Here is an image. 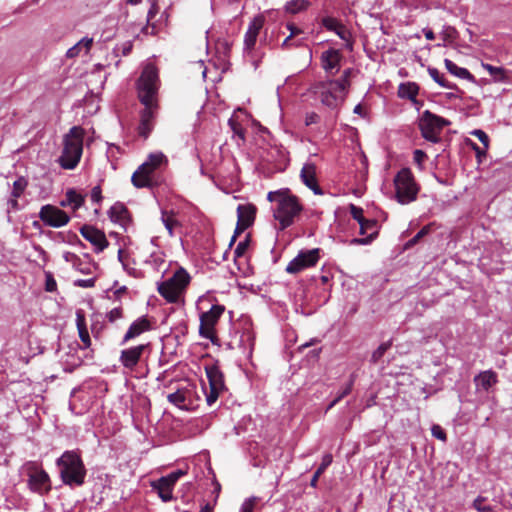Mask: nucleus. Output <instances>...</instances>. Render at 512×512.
<instances>
[{"label":"nucleus","mask_w":512,"mask_h":512,"mask_svg":"<svg viewBox=\"0 0 512 512\" xmlns=\"http://www.w3.org/2000/svg\"><path fill=\"white\" fill-rule=\"evenodd\" d=\"M159 88V76L157 68L148 64L143 69L138 81H137V92L138 98L144 106L147 105H158L157 104V92Z\"/></svg>","instance_id":"4"},{"label":"nucleus","mask_w":512,"mask_h":512,"mask_svg":"<svg viewBox=\"0 0 512 512\" xmlns=\"http://www.w3.org/2000/svg\"><path fill=\"white\" fill-rule=\"evenodd\" d=\"M310 5L307 0H290L285 5V11L290 14H297L305 11Z\"/></svg>","instance_id":"34"},{"label":"nucleus","mask_w":512,"mask_h":512,"mask_svg":"<svg viewBox=\"0 0 512 512\" xmlns=\"http://www.w3.org/2000/svg\"><path fill=\"white\" fill-rule=\"evenodd\" d=\"M96 279H79L75 281V285L82 288H92L95 286Z\"/></svg>","instance_id":"58"},{"label":"nucleus","mask_w":512,"mask_h":512,"mask_svg":"<svg viewBox=\"0 0 512 512\" xmlns=\"http://www.w3.org/2000/svg\"><path fill=\"white\" fill-rule=\"evenodd\" d=\"M190 275L180 267L173 276L158 286L159 294L169 303H176L190 283Z\"/></svg>","instance_id":"7"},{"label":"nucleus","mask_w":512,"mask_h":512,"mask_svg":"<svg viewBox=\"0 0 512 512\" xmlns=\"http://www.w3.org/2000/svg\"><path fill=\"white\" fill-rule=\"evenodd\" d=\"M426 158H427L426 153L424 151L420 150V149L415 150L414 153H413L414 163L416 165H418V167L420 169H423V163L426 160Z\"/></svg>","instance_id":"53"},{"label":"nucleus","mask_w":512,"mask_h":512,"mask_svg":"<svg viewBox=\"0 0 512 512\" xmlns=\"http://www.w3.org/2000/svg\"><path fill=\"white\" fill-rule=\"evenodd\" d=\"M109 216L112 221L124 224L129 220V211L124 204L117 202L110 208Z\"/></svg>","instance_id":"28"},{"label":"nucleus","mask_w":512,"mask_h":512,"mask_svg":"<svg viewBox=\"0 0 512 512\" xmlns=\"http://www.w3.org/2000/svg\"><path fill=\"white\" fill-rule=\"evenodd\" d=\"M433 225H434V223H429V224L425 225L424 227H422L421 230L412 239H410L407 242V246L411 247V246L415 245L416 243L419 242V240L421 238H423L424 236L428 235L430 233L431 227Z\"/></svg>","instance_id":"45"},{"label":"nucleus","mask_w":512,"mask_h":512,"mask_svg":"<svg viewBox=\"0 0 512 512\" xmlns=\"http://www.w3.org/2000/svg\"><path fill=\"white\" fill-rule=\"evenodd\" d=\"M65 196L66 199L62 200L60 205L62 207L71 206L74 211L81 208L85 202V197L74 189H69Z\"/></svg>","instance_id":"27"},{"label":"nucleus","mask_w":512,"mask_h":512,"mask_svg":"<svg viewBox=\"0 0 512 512\" xmlns=\"http://www.w3.org/2000/svg\"><path fill=\"white\" fill-rule=\"evenodd\" d=\"M76 325L78 329L79 338L83 343V347L89 348L91 345V339L86 326L85 315L82 310H79L76 313Z\"/></svg>","instance_id":"26"},{"label":"nucleus","mask_w":512,"mask_h":512,"mask_svg":"<svg viewBox=\"0 0 512 512\" xmlns=\"http://www.w3.org/2000/svg\"><path fill=\"white\" fill-rule=\"evenodd\" d=\"M224 311L225 306L216 304L213 305L209 311L203 312L200 315L199 334L201 337L209 339L212 343H215L218 340L215 326Z\"/></svg>","instance_id":"10"},{"label":"nucleus","mask_w":512,"mask_h":512,"mask_svg":"<svg viewBox=\"0 0 512 512\" xmlns=\"http://www.w3.org/2000/svg\"><path fill=\"white\" fill-rule=\"evenodd\" d=\"M45 290L47 292H55L57 290V283L51 272H45Z\"/></svg>","instance_id":"49"},{"label":"nucleus","mask_w":512,"mask_h":512,"mask_svg":"<svg viewBox=\"0 0 512 512\" xmlns=\"http://www.w3.org/2000/svg\"><path fill=\"white\" fill-rule=\"evenodd\" d=\"M26 469L30 490L40 495L48 494L51 491L48 473L35 462H29Z\"/></svg>","instance_id":"11"},{"label":"nucleus","mask_w":512,"mask_h":512,"mask_svg":"<svg viewBox=\"0 0 512 512\" xmlns=\"http://www.w3.org/2000/svg\"><path fill=\"white\" fill-rule=\"evenodd\" d=\"M80 233L87 241L95 246L97 253L102 252L109 245L105 233L91 225H83L80 228Z\"/></svg>","instance_id":"17"},{"label":"nucleus","mask_w":512,"mask_h":512,"mask_svg":"<svg viewBox=\"0 0 512 512\" xmlns=\"http://www.w3.org/2000/svg\"><path fill=\"white\" fill-rule=\"evenodd\" d=\"M350 215L354 220H356L360 225V234L366 235V225L377 226V221L374 219H366L363 216V209L354 204H350L349 206Z\"/></svg>","instance_id":"24"},{"label":"nucleus","mask_w":512,"mask_h":512,"mask_svg":"<svg viewBox=\"0 0 512 512\" xmlns=\"http://www.w3.org/2000/svg\"><path fill=\"white\" fill-rule=\"evenodd\" d=\"M132 48H133L132 41H126V42L122 43L121 45L117 46L116 50L121 51L123 56H127L132 51Z\"/></svg>","instance_id":"56"},{"label":"nucleus","mask_w":512,"mask_h":512,"mask_svg":"<svg viewBox=\"0 0 512 512\" xmlns=\"http://www.w3.org/2000/svg\"><path fill=\"white\" fill-rule=\"evenodd\" d=\"M267 199L271 202H277L274 217L279 221L280 230L291 226L294 219L299 216L303 209L299 199L295 195L290 194L288 189L269 192Z\"/></svg>","instance_id":"2"},{"label":"nucleus","mask_w":512,"mask_h":512,"mask_svg":"<svg viewBox=\"0 0 512 512\" xmlns=\"http://www.w3.org/2000/svg\"><path fill=\"white\" fill-rule=\"evenodd\" d=\"M215 48H216V53L219 55V57L222 60H226L230 57L232 43L229 42L227 39H219L216 42Z\"/></svg>","instance_id":"36"},{"label":"nucleus","mask_w":512,"mask_h":512,"mask_svg":"<svg viewBox=\"0 0 512 512\" xmlns=\"http://www.w3.org/2000/svg\"><path fill=\"white\" fill-rule=\"evenodd\" d=\"M28 186V181L25 177H19L13 183V188L11 192V196L15 198H20L24 193L25 189Z\"/></svg>","instance_id":"38"},{"label":"nucleus","mask_w":512,"mask_h":512,"mask_svg":"<svg viewBox=\"0 0 512 512\" xmlns=\"http://www.w3.org/2000/svg\"><path fill=\"white\" fill-rule=\"evenodd\" d=\"M334 33H336L340 39L347 42L350 47L352 46V43H351L352 35L344 24L340 23V25L337 27V29L334 31Z\"/></svg>","instance_id":"46"},{"label":"nucleus","mask_w":512,"mask_h":512,"mask_svg":"<svg viewBox=\"0 0 512 512\" xmlns=\"http://www.w3.org/2000/svg\"><path fill=\"white\" fill-rule=\"evenodd\" d=\"M82 47L80 44L76 43L74 46L69 48L66 52L67 58H75L80 54Z\"/></svg>","instance_id":"60"},{"label":"nucleus","mask_w":512,"mask_h":512,"mask_svg":"<svg viewBox=\"0 0 512 512\" xmlns=\"http://www.w3.org/2000/svg\"><path fill=\"white\" fill-rule=\"evenodd\" d=\"M486 498L478 496L472 503V507L478 512H495L492 506L486 505Z\"/></svg>","instance_id":"42"},{"label":"nucleus","mask_w":512,"mask_h":512,"mask_svg":"<svg viewBox=\"0 0 512 512\" xmlns=\"http://www.w3.org/2000/svg\"><path fill=\"white\" fill-rule=\"evenodd\" d=\"M149 348V344H141L121 351L119 361L122 366L133 371L141 361L144 352Z\"/></svg>","instance_id":"16"},{"label":"nucleus","mask_w":512,"mask_h":512,"mask_svg":"<svg viewBox=\"0 0 512 512\" xmlns=\"http://www.w3.org/2000/svg\"><path fill=\"white\" fill-rule=\"evenodd\" d=\"M429 75L432 77V79L438 83L440 86L444 88H453V86L445 79L443 74H441L438 69L436 68H429L428 69Z\"/></svg>","instance_id":"41"},{"label":"nucleus","mask_w":512,"mask_h":512,"mask_svg":"<svg viewBox=\"0 0 512 512\" xmlns=\"http://www.w3.org/2000/svg\"><path fill=\"white\" fill-rule=\"evenodd\" d=\"M332 463V455L326 454L324 455L321 464L315 471L314 475L312 476V479L310 481V486L316 487L318 483L319 477L323 474V472L327 469V467Z\"/></svg>","instance_id":"35"},{"label":"nucleus","mask_w":512,"mask_h":512,"mask_svg":"<svg viewBox=\"0 0 512 512\" xmlns=\"http://www.w3.org/2000/svg\"><path fill=\"white\" fill-rule=\"evenodd\" d=\"M257 504V498L251 497L246 499L241 505L240 512H253Z\"/></svg>","instance_id":"52"},{"label":"nucleus","mask_w":512,"mask_h":512,"mask_svg":"<svg viewBox=\"0 0 512 512\" xmlns=\"http://www.w3.org/2000/svg\"><path fill=\"white\" fill-rule=\"evenodd\" d=\"M263 25H264L263 16H257L251 21V23L249 24L248 30L245 33V37H244V49L245 50L251 51L254 49L258 35H259L260 30L262 29Z\"/></svg>","instance_id":"21"},{"label":"nucleus","mask_w":512,"mask_h":512,"mask_svg":"<svg viewBox=\"0 0 512 512\" xmlns=\"http://www.w3.org/2000/svg\"><path fill=\"white\" fill-rule=\"evenodd\" d=\"M85 130L81 126H73L63 137V150L59 164L63 169H74L80 162L83 153Z\"/></svg>","instance_id":"3"},{"label":"nucleus","mask_w":512,"mask_h":512,"mask_svg":"<svg viewBox=\"0 0 512 512\" xmlns=\"http://www.w3.org/2000/svg\"><path fill=\"white\" fill-rule=\"evenodd\" d=\"M350 76H351V69L348 68V69H345L343 71L342 76L336 80L337 82H340V84H343L344 89L346 91L348 90V88L350 86V81H349Z\"/></svg>","instance_id":"54"},{"label":"nucleus","mask_w":512,"mask_h":512,"mask_svg":"<svg viewBox=\"0 0 512 512\" xmlns=\"http://www.w3.org/2000/svg\"><path fill=\"white\" fill-rule=\"evenodd\" d=\"M189 395V390L178 389L176 392L169 394L167 399L171 404L177 406L180 409H188L186 401Z\"/></svg>","instance_id":"29"},{"label":"nucleus","mask_w":512,"mask_h":512,"mask_svg":"<svg viewBox=\"0 0 512 512\" xmlns=\"http://www.w3.org/2000/svg\"><path fill=\"white\" fill-rule=\"evenodd\" d=\"M340 21L334 17L326 16L322 18L321 24L323 27H325L328 31L334 32L337 27L340 25Z\"/></svg>","instance_id":"48"},{"label":"nucleus","mask_w":512,"mask_h":512,"mask_svg":"<svg viewBox=\"0 0 512 512\" xmlns=\"http://www.w3.org/2000/svg\"><path fill=\"white\" fill-rule=\"evenodd\" d=\"M483 68L489 72L493 79L497 82H507V71L502 67H495L491 64H482Z\"/></svg>","instance_id":"33"},{"label":"nucleus","mask_w":512,"mask_h":512,"mask_svg":"<svg viewBox=\"0 0 512 512\" xmlns=\"http://www.w3.org/2000/svg\"><path fill=\"white\" fill-rule=\"evenodd\" d=\"M152 328V321L147 316H142L129 326L123 337L122 343H127L128 341L140 336L144 332L152 330Z\"/></svg>","instance_id":"20"},{"label":"nucleus","mask_w":512,"mask_h":512,"mask_svg":"<svg viewBox=\"0 0 512 512\" xmlns=\"http://www.w3.org/2000/svg\"><path fill=\"white\" fill-rule=\"evenodd\" d=\"M450 121L440 117L429 110H425L419 119L421 135L427 141L438 143L444 127L449 126Z\"/></svg>","instance_id":"8"},{"label":"nucleus","mask_w":512,"mask_h":512,"mask_svg":"<svg viewBox=\"0 0 512 512\" xmlns=\"http://www.w3.org/2000/svg\"><path fill=\"white\" fill-rule=\"evenodd\" d=\"M287 29L290 31L291 37H295L297 35H300L303 33L302 29L298 28L294 23H287L286 24Z\"/></svg>","instance_id":"61"},{"label":"nucleus","mask_w":512,"mask_h":512,"mask_svg":"<svg viewBox=\"0 0 512 512\" xmlns=\"http://www.w3.org/2000/svg\"><path fill=\"white\" fill-rule=\"evenodd\" d=\"M205 372L210 388L209 393L206 394V402L211 406L217 401L220 394L226 390L224 374L217 364L205 366Z\"/></svg>","instance_id":"12"},{"label":"nucleus","mask_w":512,"mask_h":512,"mask_svg":"<svg viewBox=\"0 0 512 512\" xmlns=\"http://www.w3.org/2000/svg\"><path fill=\"white\" fill-rule=\"evenodd\" d=\"M471 135L475 136L482 144L486 147V149L489 148V137L488 135L481 129H475L471 132Z\"/></svg>","instance_id":"51"},{"label":"nucleus","mask_w":512,"mask_h":512,"mask_svg":"<svg viewBox=\"0 0 512 512\" xmlns=\"http://www.w3.org/2000/svg\"><path fill=\"white\" fill-rule=\"evenodd\" d=\"M300 178L304 185L311 189L316 195H322L323 191L318 184L316 166L314 163H305L300 172Z\"/></svg>","instance_id":"19"},{"label":"nucleus","mask_w":512,"mask_h":512,"mask_svg":"<svg viewBox=\"0 0 512 512\" xmlns=\"http://www.w3.org/2000/svg\"><path fill=\"white\" fill-rule=\"evenodd\" d=\"M446 69L453 75L462 79H473V75L466 69L458 67L453 61L445 59L444 61Z\"/></svg>","instance_id":"31"},{"label":"nucleus","mask_w":512,"mask_h":512,"mask_svg":"<svg viewBox=\"0 0 512 512\" xmlns=\"http://www.w3.org/2000/svg\"><path fill=\"white\" fill-rule=\"evenodd\" d=\"M342 59V54L339 50L330 48L327 51H324L321 55V65L322 68L331 75H334L333 70L336 72L340 68V62Z\"/></svg>","instance_id":"22"},{"label":"nucleus","mask_w":512,"mask_h":512,"mask_svg":"<svg viewBox=\"0 0 512 512\" xmlns=\"http://www.w3.org/2000/svg\"><path fill=\"white\" fill-rule=\"evenodd\" d=\"M229 126H230L231 130L233 131L234 135L238 136L242 142H245L246 129L239 122H237L234 119L229 120Z\"/></svg>","instance_id":"43"},{"label":"nucleus","mask_w":512,"mask_h":512,"mask_svg":"<svg viewBox=\"0 0 512 512\" xmlns=\"http://www.w3.org/2000/svg\"><path fill=\"white\" fill-rule=\"evenodd\" d=\"M123 317V308L121 306L113 308L106 314V318L110 323H114L116 320Z\"/></svg>","instance_id":"50"},{"label":"nucleus","mask_w":512,"mask_h":512,"mask_svg":"<svg viewBox=\"0 0 512 512\" xmlns=\"http://www.w3.org/2000/svg\"><path fill=\"white\" fill-rule=\"evenodd\" d=\"M167 163L166 156L161 153H151L147 160L141 164L132 174L131 182L136 188H150L153 186V173L160 168L161 165Z\"/></svg>","instance_id":"5"},{"label":"nucleus","mask_w":512,"mask_h":512,"mask_svg":"<svg viewBox=\"0 0 512 512\" xmlns=\"http://www.w3.org/2000/svg\"><path fill=\"white\" fill-rule=\"evenodd\" d=\"M396 199L400 204H408L417 199L419 186L410 168H402L394 178Z\"/></svg>","instance_id":"6"},{"label":"nucleus","mask_w":512,"mask_h":512,"mask_svg":"<svg viewBox=\"0 0 512 512\" xmlns=\"http://www.w3.org/2000/svg\"><path fill=\"white\" fill-rule=\"evenodd\" d=\"M355 377L354 375H351L350 380L348 384L343 388V390L338 394V396L329 404L327 409H331L334 407L338 402H340L344 397L349 395L353 389Z\"/></svg>","instance_id":"39"},{"label":"nucleus","mask_w":512,"mask_h":512,"mask_svg":"<svg viewBox=\"0 0 512 512\" xmlns=\"http://www.w3.org/2000/svg\"><path fill=\"white\" fill-rule=\"evenodd\" d=\"M78 44H80V46L82 48H85L86 50V53H88L92 47V44H93V39L92 38H88V37H84L82 38Z\"/></svg>","instance_id":"62"},{"label":"nucleus","mask_w":512,"mask_h":512,"mask_svg":"<svg viewBox=\"0 0 512 512\" xmlns=\"http://www.w3.org/2000/svg\"><path fill=\"white\" fill-rule=\"evenodd\" d=\"M91 200L95 203H100L102 201V189L99 185L92 188Z\"/></svg>","instance_id":"57"},{"label":"nucleus","mask_w":512,"mask_h":512,"mask_svg":"<svg viewBox=\"0 0 512 512\" xmlns=\"http://www.w3.org/2000/svg\"><path fill=\"white\" fill-rule=\"evenodd\" d=\"M158 11V5L156 3H153L147 13V22L152 21L154 17L157 15Z\"/></svg>","instance_id":"63"},{"label":"nucleus","mask_w":512,"mask_h":512,"mask_svg":"<svg viewBox=\"0 0 512 512\" xmlns=\"http://www.w3.org/2000/svg\"><path fill=\"white\" fill-rule=\"evenodd\" d=\"M249 244L250 235H246L245 239L243 241H240L234 250V260L244 256V254L248 250Z\"/></svg>","instance_id":"44"},{"label":"nucleus","mask_w":512,"mask_h":512,"mask_svg":"<svg viewBox=\"0 0 512 512\" xmlns=\"http://www.w3.org/2000/svg\"><path fill=\"white\" fill-rule=\"evenodd\" d=\"M498 382L497 374L492 370L480 372L474 378V383L477 387L488 391L493 385Z\"/></svg>","instance_id":"25"},{"label":"nucleus","mask_w":512,"mask_h":512,"mask_svg":"<svg viewBox=\"0 0 512 512\" xmlns=\"http://www.w3.org/2000/svg\"><path fill=\"white\" fill-rule=\"evenodd\" d=\"M320 259V249L300 251L286 266V272L289 274H298L301 271L316 266Z\"/></svg>","instance_id":"13"},{"label":"nucleus","mask_w":512,"mask_h":512,"mask_svg":"<svg viewBox=\"0 0 512 512\" xmlns=\"http://www.w3.org/2000/svg\"><path fill=\"white\" fill-rule=\"evenodd\" d=\"M61 481L70 487L82 486L87 470L79 450H67L57 460Z\"/></svg>","instance_id":"1"},{"label":"nucleus","mask_w":512,"mask_h":512,"mask_svg":"<svg viewBox=\"0 0 512 512\" xmlns=\"http://www.w3.org/2000/svg\"><path fill=\"white\" fill-rule=\"evenodd\" d=\"M162 222L165 228L168 231L170 237L174 235V228L180 226L179 221L175 218V213L173 211H163L162 212Z\"/></svg>","instance_id":"32"},{"label":"nucleus","mask_w":512,"mask_h":512,"mask_svg":"<svg viewBox=\"0 0 512 512\" xmlns=\"http://www.w3.org/2000/svg\"><path fill=\"white\" fill-rule=\"evenodd\" d=\"M376 229V226H372V225H366V233L370 230H375ZM377 235V232L376 231H373L371 234H369L366 238H355L352 240V243H355V244H360V245H366V244H369L373 239L374 237Z\"/></svg>","instance_id":"47"},{"label":"nucleus","mask_w":512,"mask_h":512,"mask_svg":"<svg viewBox=\"0 0 512 512\" xmlns=\"http://www.w3.org/2000/svg\"><path fill=\"white\" fill-rule=\"evenodd\" d=\"M256 207L253 204H240L237 207V221L250 227L255 220Z\"/></svg>","instance_id":"23"},{"label":"nucleus","mask_w":512,"mask_h":512,"mask_svg":"<svg viewBox=\"0 0 512 512\" xmlns=\"http://www.w3.org/2000/svg\"><path fill=\"white\" fill-rule=\"evenodd\" d=\"M398 94L402 98L414 99L418 94V87L413 83L401 84Z\"/></svg>","instance_id":"37"},{"label":"nucleus","mask_w":512,"mask_h":512,"mask_svg":"<svg viewBox=\"0 0 512 512\" xmlns=\"http://www.w3.org/2000/svg\"><path fill=\"white\" fill-rule=\"evenodd\" d=\"M158 105L144 106L140 113V122L138 125V135L147 139L154 128V118Z\"/></svg>","instance_id":"18"},{"label":"nucleus","mask_w":512,"mask_h":512,"mask_svg":"<svg viewBox=\"0 0 512 512\" xmlns=\"http://www.w3.org/2000/svg\"><path fill=\"white\" fill-rule=\"evenodd\" d=\"M142 33L146 35H157L158 28L155 23L147 22V25L142 28Z\"/></svg>","instance_id":"59"},{"label":"nucleus","mask_w":512,"mask_h":512,"mask_svg":"<svg viewBox=\"0 0 512 512\" xmlns=\"http://www.w3.org/2000/svg\"><path fill=\"white\" fill-rule=\"evenodd\" d=\"M66 260L71 262L73 267L82 274H90L92 272L91 263L82 260L76 254L68 253L66 255Z\"/></svg>","instance_id":"30"},{"label":"nucleus","mask_w":512,"mask_h":512,"mask_svg":"<svg viewBox=\"0 0 512 512\" xmlns=\"http://www.w3.org/2000/svg\"><path fill=\"white\" fill-rule=\"evenodd\" d=\"M247 228H249V227L240 223L239 221H237L236 228L234 230L233 235H236L239 237V235H241Z\"/></svg>","instance_id":"64"},{"label":"nucleus","mask_w":512,"mask_h":512,"mask_svg":"<svg viewBox=\"0 0 512 512\" xmlns=\"http://www.w3.org/2000/svg\"><path fill=\"white\" fill-rule=\"evenodd\" d=\"M185 474L182 470L171 472L167 476L161 477L157 481L152 483V487L157 491L159 497L164 502L171 501L173 499L172 491L179 480Z\"/></svg>","instance_id":"15"},{"label":"nucleus","mask_w":512,"mask_h":512,"mask_svg":"<svg viewBox=\"0 0 512 512\" xmlns=\"http://www.w3.org/2000/svg\"><path fill=\"white\" fill-rule=\"evenodd\" d=\"M315 93L320 95L321 102L331 108L337 107L344 101L347 91L343 84L336 80H326L314 85Z\"/></svg>","instance_id":"9"},{"label":"nucleus","mask_w":512,"mask_h":512,"mask_svg":"<svg viewBox=\"0 0 512 512\" xmlns=\"http://www.w3.org/2000/svg\"><path fill=\"white\" fill-rule=\"evenodd\" d=\"M392 346V340L384 342L372 353L371 362L376 364Z\"/></svg>","instance_id":"40"},{"label":"nucleus","mask_w":512,"mask_h":512,"mask_svg":"<svg viewBox=\"0 0 512 512\" xmlns=\"http://www.w3.org/2000/svg\"><path fill=\"white\" fill-rule=\"evenodd\" d=\"M39 218L45 225L53 228L63 227L70 221V216L64 210L51 204L41 207Z\"/></svg>","instance_id":"14"},{"label":"nucleus","mask_w":512,"mask_h":512,"mask_svg":"<svg viewBox=\"0 0 512 512\" xmlns=\"http://www.w3.org/2000/svg\"><path fill=\"white\" fill-rule=\"evenodd\" d=\"M432 435L442 441H446L447 435L445 431L439 425H433L431 428Z\"/></svg>","instance_id":"55"}]
</instances>
